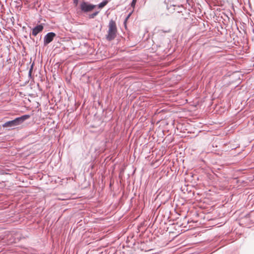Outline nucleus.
<instances>
[{
  "label": "nucleus",
  "instance_id": "f257e3e1",
  "mask_svg": "<svg viewBox=\"0 0 254 254\" xmlns=\"http://www.w3.org/2000/svg\"><path fill=\"white\" fill-rule=\"evenodd\" d=\"M108 27L109 29L106 38L108 40L111 41L114 39L117 35V28L115 21L113 20H110Z\"/></svg>",
  "mask_w": 254,
  "mask_h": 254
},
{
  "label": "nucleus",
  "instance_id": "f03ea898",
  "mask_svg": "<svg viewBox=\"0 0 254 254\" xmlns=\"http://www.w3.org/2000/svg\"><path fill=\"white\" fill-rule=\"evenodd\" d=\"M30 118V116L28 115H25L22 116L20 117H18L14 119V120L10 121L5 123L3 125V127H13L22 124L25 120L29 119Z\"/></svg>",
  "mask_w": 254,
  "mask_h": 254
},
{
  "label": "nucleus",
  "instance_id": "7ed1b4c3",
  "mask_svg": "<svg viewBox=\"0 0 254 254\" xmlns=\"http://www.w3.org/2000/svg\"><path fill=\"white\" fill-rule=\"evenodd\" d=\"M96 5L89 4L86 2H83L80 4V8L82 11L84 12H87L92 11L95 7Z\"/></svg>",
  "mask_w": 254,
  "mask_h": 254
},
{
  "label": "nucleus",
  "instance_id": "20e7f679",
  "mask_svg": "<svg viewBox=\"0 0 254 254\" xmlns=\"http://www.w3.org/2000/svg\"><path fill=\"white\" fill-rule=\"evenodd\" d=\"M56 36V34L54 32H50L46 34L44 39V45H47L51 43Z\"/></svg>",
  "mask_w": 254,
  "mask_h": 254
},
{
  "label": "nucleus",
  "instance_id": "39448f33",
  "mask_svg": "<svg viewBox=\"0 0 254 254\" xmlns=\"http://www.w3.org/2000/svg\"><path fill=\"white\" fill-rule=\"evenodd\" d=\"M44 29L42 25H38L34 27L32 30V35L36 36L39 33L42 32Z\"/></svg>",
  "mask_w": 254,
  "mask_h": 254
},
{
  "label": "nucleus",
  "instance_id": "423d86ee",
  "mask_svg": "<svg viewBox=\"0 0 254 254\" xmlns=\"http://www.w3.org/2000/svg\"><path fill=\"white\" fill-rule=\"evenodd\" d=\"M108 1L107 0H105L100 3H99L98 6L99 8H102L108 3Z\"/></svg>",
  "mask_w": 254,
  "mask_h": 254
},
{
  "label": "nucleus",
  "instance_id": "0eeeda50",
  "mask_svg": "<svg viewBox=\"0 0 254 254\" xmlns=\"http://www.w3.org/2000/svg\"><path fill=\"white\" fill-rule=\"evenodd\" d=\"M99 12L98 11H96L91 14H90L89 15V18H94L98 14Z\"/></svg>",
  "mask_w": 254,
  "mask_h": 254
},
{
  "label": "nucleus",
  "instance_id": "6e6552de",
  "mask_svg": "<svg viewBox=\"0 0 254 254\" xmlns=\"http://www.w3.org/2000/svg\"><path fill=\"white\" fill-rule=\"evenodd\" d=\"M136 1L137 0H132V2H131V7H132L133 8L134 7L135 5V4L136 3Z\"/></svg>",
  "mask_w": 254,
  "mask_h": 254
},
{
  "label": "nucleus",
  "instance_id": "1a4fd4ad",
  "mask_svg": "<svg viewBox=\"0 0 254 254\" xmlns=\"http://www.w3.org/2000/svg\"><path fill=\"white\" fill-rule=\"evenodd\" d=\"M73 1L75 5H77L78 4V0H73Z\"/></svg>",
  "mask_w": 254,
  "mask_h": 254
},
{
  "label": "nucleus",
  "instance_id": "9d476101",
  "mask_svg": "<svg viewBox=\"0 0 254 254\" xmlns=\"http://www.w3.org/2000/svg\"><path fill=\"white\" fill-rule=\"evenodd\" d=\"M130 16V14L128 15V16H127V17L126 18V21L127 20V18Z\"/></svg>",
  "mask_w": 254,
  "mask_h": 254
}]
</instances>
